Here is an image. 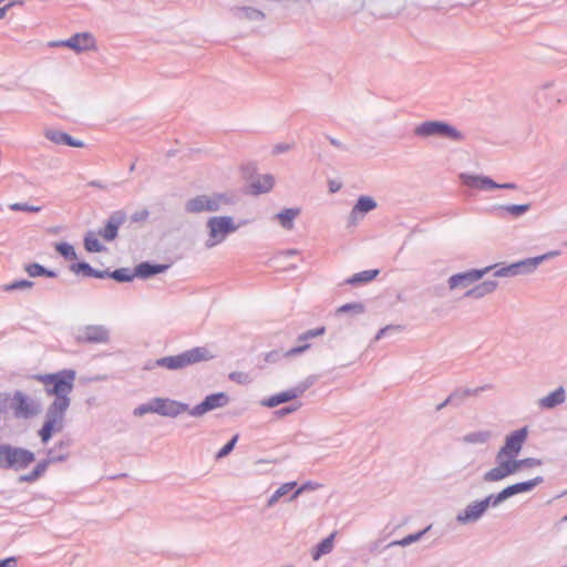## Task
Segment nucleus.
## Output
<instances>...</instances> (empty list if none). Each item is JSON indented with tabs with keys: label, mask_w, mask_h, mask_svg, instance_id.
<instances>
[{
	"label": "nucleus",
	"mask_w": 567,
	"mask_h": 567,
	"mask_svg": "<svg viewBox=\"0 0 567 567\" xmlns=\"http://www.w3.org/2000/svg\"><path fill=\"white\" fill-rule=\"evenodd\" d=\"M339 188H340V184H337V183H334V182H331V183H330V190H331L332 193H334V192L339 190Z\"/></svg>",
	"instance_id": "55"
},
{
	"label": "nucleus",
	"mask_w": 567,
	"mask_h": 567,
	"mask_svg": "<svg viewBox=\"0 0 567 567\" xmlns=\"http://www.w3.org/2000/svg\"><path fill=\"white\" fill-rule=\"evenodd\" d=\"M419 537H420V534H416V535H410V536H408L406 538H404V539L402 540V544H410V543H412V542L417 540V539H419Z\"/></svg>",
	"instance_id": "53"
},
{
	"label": "nucleus",
	"mask_w": 567,
	"mask_h": 567,
	"mask_svg": "<svg viewBox=\"0 0 567 567\" xmlns=\"http://www.w3.org/2000/svg\"><path fill=\"white\" fill-rule=\"evenodd\" d=\"M84 247L89 252H101L105 248L99 241V238L95 233L90 231L84 238Z\"/></svg>",
	"instance_id": "27"
},
{
	"label": "nucleus",
	"mask_w": 567,
	"mask_h": 567,
	"mask_svg": "<svg viewBox=\"0 0 567 567\" xmlns=\"http://www.w3.org/2000/svg\"><path fill=\"white\" fill-rule=\"evenodd\" d=\"M497 287L495 281H484L466 292V297L481 298L493 292Z\"/></svg>",
	"instance_id": "22"
},
{
	"label": "nucleus",
	"mask_w": 567,
	"mask_h": 567,
	"mask_svg": "<svg viewBox=\"0 0 567 567\" xmlns=\"http://www.w3.org/2000/svg\"><path fill=\"white\" fill-rule=\"evenodd\" d=\"M11 408L16 416L24 419L31 417L39 412L38 404L21 392H17L13 395Z\"/></svg>",
	"instance_id": "10"
},
{
	"label": "nucleus",
	"mask_w": 567,
	"mask_h": 567,
	"mask_svg": "<svg viewBox=\"0 0 567 567\" xmlns=\"http://www.w3.org/2000/svg\"><path fill=\"white\" fill-rule=\"evenodd\" d=\"M309 348H310V344L293 347L285 353V357H293V355L300 354V353L305 352L306 350H308Z\"/></svg>",
	"instance_id": "47"
},
{
	"label": "nucleus",
	"mask_w": 567,
	"mask_h": 567,
	"mask_svg": "<svg viewBox=\"0 0 567 567\" xmlns=\"http://www.w3.org/2000/svg\"><path fill=\"white\" fill-rule=\"evenodd\" d=\"M25 271L31 277L42 276V275H49L51 276V272H47L45 269L40 266L39 264H31L25 267Z\"/></svg>",
	"instance_id": "36"
},
{
	"label": "nucleus",
	"mask_w": 567,
	"mask_h": 567,
	"mask_svg": "<svg viewBox=\"0 0 567 567\" xmlns=\"http://www.w3.org/2000/svg\"><path fill=\"white\" fill-rule=\"evenodd\" d=\"M518 470L522 467H536L542 464V461L538 458L527 457L523 460H517Z\"/></svg>",
	"instance_id": "40"
},
{
	"label": "nucleus",
	"mask_w": 567,
	"mask_h": 567,
	"mask_svg": "<svg viewBox=\"0 0 567 567\" xmlns=\"http://www.w3.org/2000/svg\"><path fill=\"white\" fill-rule=\"evenodd\" d=\"M501 209L512 216H520L523 215L524 213H526L528 209H529V205L528 204H524V205H506V206H502Z\"/></svg>",
	"instance_id": "32"
},
{
	"label": "nucleus",
	"mask_w": 567,
	"mask_h": 567,
	"mask_svg": "<svg viewBox=\"0 0 567 567\" xmlns=\"http://www.w3.org/2000/svg\"><path fill=\"white\" fill-rule=\"evenodd\" d=\"M112 278H114L117 281H130L133 279V276L127 272L126 269H117L112 272Z\"/></svg>",
	"instance_id": "39"
},
{
	"label": "nucleus",
	"mask_w": 567,
	"mask_h": 567,
	"mask_svg": "<svg viewBox=\"0 0 567 567\" xmlns=\"http://www.w3.org/2000/svg\"><path fill=\"white\" fill-rule=\"evenodd\" d=\"M336 533H332L329 537L324 538L313 550L312 558L318 560L322 555L329 554L333 548Z\"/></svg>",
	"instance_id": "24"
},
{
	"label": "nucleus",
	"mask_w": 567,
	"mask_h": 567,
	"mask_svg": "<svg viewBox=\"0 0 567 567\" xmlns=\"http://www.w3.org/2000/svg\"><path fill=\"white\" fill-rule=\"evenodd\" d=\"M209 238L206 246L212 248L225 240L228 234L237 230L234 219L229 216L212 217L207 221Z\"/></svg>",
	"instance_id": "3"
},
{
	"label": "nucleus",
	"mask_w": 567,
	"mask_h": 567,
	"mask_svg": "<svg viewBox=\"0 0 567 567\" xmlns=\"http://www.w3.org/2000/svg\"><path fill=\"white\" fill-rule=\"evenodd\" d=\"M228 203V199L223 194L198 195L189 199L185 204V209L189 214H199L204 212H216L223 204Z\"/></svg>",
	"instance_id": "5"
},
{
	"label": "nucleus",
	"mask_w": 567,
	"mask_h": 567,
	"mask_svg": "<svg viewBox=\"0 0 567 567\" xmlns=\"http://www.w3.org/2000/svg\"><path fill=\"white\" fill-rule=\"evenodd\" d=\"M527 429L523 427L506 437L504 446L498 451L501 457H516L527 439Z\"/></svg>",
	"instance_id": "9"
},
{
	"label": "nucleus",
	"mask_w": 567,
	"mask_h": 567,
	"mask_svg": "<svg viewBox=\"0 0 567 567\" xmlns=\"http://www.w3.org/2000/svg\"><path fill=\"white\" fill-rule=\"evenodd\" d=\"M377 206L375 202L368 196H362L358 199V203L352 209V215H355L357 213L365 214L372 209H374Z\"/></svg>",
	"instance_id": "26"
},
{
	"label": "nucleus",
	"mask_w": 567,
	"mask_h": 567,
	"mask_svg": "<svg viewBox=\"0 0 567 567\" xmlns=\"http://www.w3.org/2000/svg\"><path fill=\"white\" fill-rule=\"evenodd\" d=\"M80 339L90 342H105L107 340V331L102 327H87L80 336Z\"/></svg>",
	"instance_id": "19"
},
{
	"label": "nucleus",
	"mask_w": 567,
	"mask_h": 567,
	"mask_svg": "<svg viewBox=\"0 0 567 567\" xmlns=\"http://www.w3.org/2000/svg\"><path fill=\"white\" fill-rule=\"evenodd\" d=\"M228 403V396L223 393H214L208 396L200 403L197 404L190 412L192 415L199 416L205 414L208 411L215 410L217 408H221Z\"/></svg>",
	"instance_id": "13"
},
{
	"label": "nucleus",
	"mask_w": 567,
	"mask_h": 567,
	"mask_svg": "<svg viewBox=\"0 0 567 567\" xmlns=\"http://www.w3.org/2000/svg\"><path fill=\"white\" fill-rule=\"evenodd\" d=\"M61 44L69 47L78 52L95 49V40L91 33H78Z\"/></svg>",
	"instance_id": "15"
},
{
	"label": "nucleus",
	"mask_w": 567,
	"mask_h": 567,
	"mask_svg": "<svg viewBox=\"0 0 567 567\" xmlns=\"http://www.w3.org/2000/svg\"><path fill=\"white\" fill-rule=\"evenodd\" d=\"M379 274V270H365L362 272L355 274L352 278L348 280L349 284H360V282H369L373 280Z\"/></svg>",
	"instance_id": "29"
},
{
	"label": "nucleus",
	"mask_w": 567,
	"mask_h": 567,
	"mask_svg": "<svg viewBox=\"0 0 567 567\" xmlns=\"http://www.w3.org/2000/svg\"><path fill=\"white\" fill-rule=\"evenodd\" d=\"M347 311L362 312L363 306L361 303H347V305L341 306L338 309V312H347Z\"/></svg>",
	"instance_id": "45"
},
{
	"label": "nucleus",
	"mask_w": 567,
	"mask_h": 567,
	"mask_svg": "<svg viewBox=\"0 0 567 567\" xmlns=\"http://www.w3.org/2000/svg\"><path fill=\"white\" fill-rule=\"evenodd\" d=\"M497 466L485 473L484 480L486 482L501 481L518 471L517 460L515 457H501L497 453Z\"/></svg>",
	"instance_id": "8"
},
{
	"label": "nucleus",
	"mask_w": 567,
	"mask_h": 567,
	"mask_svg": "<svg viewBox=\"0 0 567 567\" xmlns=\"http://www.w3.org/2000/svg\"><path fill=\"white\" fill-rule=\"evenodd\" d=\"M449 285L451 289H455L461 286H466V281L464 280L463 274L452 276L449 280Z\"/></svg>",
	"instance_id": "42"
},
{
	"label": "nucleus",
	"mask_w": 567,
	"mask_h": 567,
	"mask_svg": "<svg viewBox=\"0 0 567 567\" xmlns=\"http://www.w3.org/2000/svg\"><path fill=\"white\" fill-rule=\"evenodd\" d=\"M287 148H288V146L277 145V146H276V152H278V153H279V152H284V151H286Z\"/></svg>",
	"instance_id": "57"
},
{
	"label": "nucleus",
	"mask_w": 567,
	"mask_h": 567,
	"mask_svg": "<svg viewBox=\"0 0 567 567\" xmlns=\"http://www.w3.org/2000/svg\"><path fill=\"white\" fill-rule=\"evenodd\" d=\"M72 269L76 272L83 271L85 275H89V276H97V277L102 276L100 274H95L92 270V268L85 262L78 264V265L73 266Z\"/></svg>",
	"instance_id": "43"
},
{
	"label": "nucleus",
	"mask_w": 567,
	"mask_h": 567,
	"mask_svg": "<svg viewBox=\"0 0 567 567\" xmlns=\"http://www.w3.org/2000/svg\"><path fill=\"white\" fill-rule=\"evenodd\" d=\"M147 413H155L153 400L147 404H142L134 410V414L142 416Z\"/></svg>",
	"instance_id": "41"
},
{
	"label": "nucleus",
	"mask_w": 567,
	"mask_h": 567,
	"mask_svg": "<svg viewBox=\"0 0 567 567\" xmlns=\"http://www.w3.org/2000/svg\"><path fill=\"white\" fill-rule=\"evenodd\" d=\"M238 441V435L236 434L226 445H224L217 453V458H223L228 455L233 449L235 447L236 442Z\"/></svg>",
	"instance_id": "37"
},
{
	"label": "nucleus",
	"mask_w": 567,
	"mask_h": 567,
	"mask_svg": "<svg viewBox=\"0 0 567 567\" xmlns=\"http://www.w3.org/2000/svg\"><path fill=\"white\" fill-rule=\"evenodd\" d=\"M296 485V482L282 484L269 498L268 506H272L274 504H276L280 497L288 494L291 489L295 488Z\"/></svg>",
	"instance_id": "28"
},
{
	"label": "nucleus",
	"mask_w": 567,
	"mask_h": 567,
	"mask_svg": "<svg viewBox=\"0 0 567 567\" xmlns=\"http://www.w3.org/2000/svg\"><path fill=\"white\" fill-rule=\"evenodd\" d=\"M153 402L155 413L163 416H177L187 411V405L171 399L156 398Z\"/></svg>",
	"instance_id": "12"
},
{
	"label": "nucleus",
	"mask_w": 567,
	"mask_h": 567,
	"mask_svg": "<svg viewBox=\"0 0 567 567\" xmlns=\"http://www.w3.org/2000/svg\"><path fill=\"white\" fill-rule=\"evenodd\" d=\"M35 379L44 385L48 395H54L55 399L50 406L59 410H66L70 404L68 395L73 390L75 372L72 370H62L56 373L40 374Z\"/></svg>",
	"instance_id": "1"
},
{
	"label": "nucleus",
	"mask_w": 567,
	"mask_h": 567,
	"mask_svg": "<svg viewBox=\"0 0 567 567\" xmlns=\"http://www.w3.org/2000/svg\"><path fill=\"white\" fill-rule=\"evenodd\" d=\"M299 393L300 392L298 390L291 389V390H287V391L277 393L276 395L278 398L279 404H281V403L295 400L296 398L299 396Z\"/></svg>",
	"instance_id": "34"
},
{
	"label": "nucleus",
	"mask_w": 567,
	"mask_h": 567,
	"mask_svg": "<svg viewBox=\"0 0 567 567\" xmlns=\"http://www.w3.org/2000/svg\"><path fill=\"white\" fill-rule=\"evenodd\" d=\"M51 460L42 461L34 467L32 472L38 478L44 474Z\"/></svg>",
	"instance_id": "46"
},
{
	"label": "nucleus",
	"mask_w": 567,
	"mask_h": 567,
	"mask_svg": "<svg viewBox=\"0 0 567 567\" xmlns=\"http://www.w3.org/2000/svg\"><path fill=\"white\" fill-rule=\"evenodd\" d=\"M324 332H326V328L324 327H320V328H317V329H311V330H308L305 333L300 334L298 340L299 341H308L311 338H316V337L322 336Z\"/></svg>",
	"instance_id": "35"
},
{
	"label": "nucleus",
	"mask_w": 567,
	"mask_h": 567,
	"mask_svg": "<svg viewBox=\"0 0 567 567\" xmlns=\"http://www.w3.org/2000/svg\"><path fill=\"white\" fill-rule=\"evenodd\" d=\"M47 137L55 144H65L73 147H83L84 143L74 141L70 135L63 132H48Z\"/></svg>",
	"instance_id": "20"
},
{
	"label": "nucleus",
	"mask_w": 567,
	"mask_h": 567,
	"mask_svg": "<svg viewBox=\"0 0 567 567\" xmlns=\"http://www.w3.org/2000/svg\"><path fill=\"white\" fill-rule=\"evenodd\" d=\"M415 134L419 136L440 135L454 141H462L463 134L453 126L436 121L424 122L415 127Z\"/></svg>",
	"instance_id": "6"
},
{
	"label": "nucleus",
	"mask_w": 567,
	"mask_h": 567,
	"mask_svg": "<svg viewBox=\"0 0 567 567\" xmlns=\"http://www.w3.org/2000/svg\"><path fill=\"white\" fill-rule=\"evenodd\" d=\"M121 218H115L112 216L100 235L107 241L114 240L117 236L118 227L121 225Z\"/></svg>",
	"instance_id": "21"
},
{
	"label": "nucleus",
	"mask_w": 567,
	"mask_h": 567,
	"mask_svg": "<svg viewBox=\"0 0 567 567\" xmlns=\"http://www.w3.org/2000/svg\"><path fill=\"white\" fill-rule=\"evenodd\" d=\"M229 378H230L231 380L239 381V380H240V378H241V374H240V373H236V372H234V373H230Z\"/></svg>",
	"instance_id": "56"
},
{
	"label": "nucleus",
	"mask_w": 567,
	"mask_h": 567,
	"mask_svg": "<svg viewBox=\"0 0 567 567\" xmlns=\"http://www.w3.org/2000/svg\"><path fill=\"white\" fill-rule=\"evenodd\" d=\"M555 255H556V252H550L548 255H544V256H540V257H536V258H533V259H528V260H525V261L513 264V265H511L508 267L499 269L498 271H496V275L497 276L516 275L518 272V269L522 266L532 265L533 267H536L546 257L555 256Z\"/></svg>",
	"instance_id": "17"
},
{
	"label": "nucleus",
	"mask_w": 567,
	"mask_h": 567,
	"mask_svg": "<svg viewBox=\"0 0 567 567\" xmlns=\"http://www.w3.org/2000/svg\"><path fill=\"white\" fill-rule=\"evenodd\" d=\"M264 405L269 406V408H275V406L279 405L277 395L275 394V395L268 398L267 400H265Z\"/></svg>",
	"instance_id": "49"
},
{
	"label": "nucleus",
	"mask_w": 567,
	"mask_h": 567,
	"mask_svg": "<svg viewBox=\"0 0 567 567\" xmlns=\"http://www.w3.org/2000/svg\"><path fill=\"white\" fill-rule=\"evenodd\" d=\"M7 12V7L0 8V19L4 18Z\"/></svg>",
	"instance_id": "58"
},
{
	"label": "nucleus",
	"mask_w": 567,
	"mask_h": 567,
	"mask_svg": "<svg viewBox=\"0 0 567 567\" xmlns=\"http://www.w3.org/2000/svg\"><path fill=\"white\" fill-rule=\"evenodd\" d=\"M9 207L11 210H14V212L22 210V212L38 213L41 210L40 206H30V205L20 204V203L11 204Z\"/></svg>",
	"instance_id": "38"
},
{
	"label": "nucleus",
	"mask_w": 567,
	"mask_h": 567,
	"mask_svg": "<svg viewBox=\"0 0 567 567\" xmlns=\"http://www.w3.org/2000/svg\"><path fill=\"white\" fill-rule=\"evenodd\" d=\"M464 183L474 188H514V184H503L498 185L494 183L492 179L487 177H480V176H463Z\"/></svg>",
	"instance_id": "16"
},
{
	"label": "nucleus",
	"mask_w": 567,
	"mask_h": 567,
	"mask_svg": "<svg viewBox=\"0 0 567 567\" xmlns=\"http://www.w3.org/2000/svg\"><path fill=\"white\" fill-rule=\"evenodd\" d=\"M165 266H151L148 264H142L137 267V274L142 277H148L161 272Z\"/></svg>",
	"instance_id": "31"
},
{
	"label": "nucleus",
	"mask_w": 567,
	"mask_h": 567,
	"mask_svg": "<svg viewBox=\"0 0 567 567\" xmlns=\"http://www.w3.org/2000/svg\"><path fill=\"white\" fill-rule=\"evenodd\" d=\"M388 330H401V327L400 326H386L384 328H382L378 334L375 336V340H379L382 338V336L388 331Z\"/></svg>",
	"instance_id": "48"
},
{
	"label": "nucleus",
	"mask_w": 567,
	"mask_h": 567,
	"mask_svg": "<svg viewBox=\"0 0 567 567\" xmlns=\"http://www.w3.org/2000/svg\"><path fill=\"white\" fill-rule=\"evenodd\" d=\"M489 269L491 267H487L483 270H471L463 272L466 285L480 280Z\"/></svg>",
	"instance_id": "33"
},
{
	"label": "nucleus",
	"mask_w": 567,
	"mask_h": 567,
	"mask_svg": "<svg viewBox=\"0 0 567 567\" xmlns=\"http://www.w3.org/2000/svg\"><path fill=\"white\" fill-rule=\"evenodd\" d=\"M3 0H0V2H2Z\"/></svg>",
	"instance_id": "60"
},
{
	"label": "nucleus",
	"mask_w": 567,
	"mask_h": 567,
	"mask_svg": "<svg viewBox=\"0 0 567 567\" xmlns=\"http://www.w3.org/2000/svg\"><path fill=\"white\" fill-rule=\"evenodd\" d=\"M543 482L542 477H535L530 481L516 483L505 487L502 492H499L495 497H493V505L496 506L508 497L532 491L538 484Z\"/></svg>",
	"instance_id": "11"
},
{
	"label": "nucleus",
	"mask_w": 567,
	"mask_h": 567,
	"mask_svg": "<svg viewBox=\"0 0 567 567\" xmlns=\"http://www.w3.org/2000/svg\"><path fill=\"white\" fill-rule=\"evenodd\" d=\"M299 209L288 208L277 215L280 225L287 229L292 228L293 219L299 215Z\"/></svg>",
	"instance_id": "25"
},
{
	"label": "nucleus",
	"mask_w": 567,
	"mask_h": 567,
	"mask_svg": "<svg viewBox=\"0 0 567 567\" xmlns=\"http://www.w3.org/2000/svg\"><path fill=\"white\" fill-rule=\"evenodd\" d=\"M34 461L33 453L10 446L0 447V466L22 470Z\"/></svg>",
	"instance_id": "4"
},
{
	"label": "nucleus",
	"mask_w": 567,
	"mask_h": 567,
	"mask_svg": "<svg viewBox=\"0 0 567 567\" xmlns=\"http://www.w3.org/2000/svg\"><path fill=\"white\" fill-rule=\"evenodd\" d=\"M566 395L565 390L563 386H559L554 392L549 393L548 395L542 398L538 402L540 408L544 409H553L563 402H565Z\"/></svg>",
	"instance_id": "18"
},
{
	"label": "nucleus",
	"mask_w": 567,
	"mask_h": 567,
	"mask_svg": "<svg viewBox=\"0 0 567 567\" xmlns=\"http://www.w3.org/2000/svg\"><path fill=\"white\" fill-rule=\"evenodd\" d=\"M31 286H32L31 281L20 280V281H16L10 285L4 286V290L10 291V290L21 289V288H30Z\"/></svg>",
	"instance_id": "44"
},
{
	"label": "nucleus",
	"mask_w": 567,
	"mask_h": 567,
	"mask_svg": "<svg viewBox=\"0 0 567 567\" xmlns=\"http://www.w3.org/2000/svg\"><path fill=\"white\" fill-rule=\"evenodd\" d=\"M37 480H38V477L34 475L33 472H31L29 474H25V475H22L19 478L20 482H28V483L34 482Z\"/></svg>",
	"instance_id": "51"
},
{
	"label": "nucleus",
	"mask_w": 567,
	"mask_h": 567,
	"mask_svg": "<svg viewBox=\"0 0 567 567\" xmlns=\"http://www.w3.org/2000/svg\"><path fill=\"white\" fill-rule=\"evenodd\" d=\"M295 409H285V410H281L282 413H289L291 411H293Z\"/></svg>",
	"instance_id": "59"
},
{
	"label": "nucleus",
	"mask_w": 567,
	"mask_h": 567,
	"mask_svg": "<svg viewBox=\"0 0 567 567\" xmlns=\"http://www.w3.org/2000/svg\"><path fill=\"white\" fill-rule=\"evenodd\" d=\"M277 357H278V353L276 351H271V352H268L265 354V360L267 362H274V361H276Z\"/></svg>",
	"instance_id": "52"
},
{
	"label": "nucleus",
	"mask_w": 567,
	"mask_h": 567,
	"mask_svg": "<svg viewBox=\"0 0 567 567\" xmlns=\"http://www.w3.org/2000/svg\"><path fill=\"white\" fill-rule=\"evenodd\" d=\"M55 250L69 260H74L76 258L75 250L70 244L59 243L55 245Z\"/></svg>",
	"instance_id": "30"
},
{
	"label": "nucleus",
	"mask_w": 567,
	"mask_h": 567,
	"mask_svg": "<svg viewBox=\"0 0 567 567\" xmlns=\"http://www.w3.org/2000/svg\"><path fill=\"white\" fill-rule=\"evenodd\" d=\"M274 186V178L270 175L260 176L250 187L254 194L267 193Z\"/></svg>",
	"instance_id": "23"
},
{
	"label": "nucleus",
	"mask_w": 567,
	"mask_h": 567,
	"mask_svg": "<svg viewBox=\"0 0 567 567\" xmlns=\"http://www.w3.org/2000/svg\"><path fill=\"white\" fill-rule=\"evenodd\" d=\"M493 496H488L481 502L470 504L462 514L457 516V520L461 523H468L478 519L484 512L487 509Z\"/></svg>",
	"instance_id": "14"
},
{
	"label": "nucleus",
	"mask_w": 567,
	"mask_h": 567,
	"mask_svg": "<svg viewBox=\"0 0 567 567\" xmlns=\"http://www.w3.org/2000/svg\"><path fill=\"white\" fill-rule=\"evenodd\" d=\"M213 358V354L205 347H197L187 350L181 354L165 357L157 359L155 365L162 367L168 370H179L190 364H195L202 361H207Z\"/></svg>",
	"instance_id": "2"
},
{
	"label": "nucleus",
	"mask_w": 567,
	"mask_h": 567,
	"mask_svg": "<svg viewBox=\"0 0 567 567\" xmlns=\"http://www.w3.org/2000/svg\"><path fill=\"white\" fill-rule=\"evenodd\" d=\"M66 410H59L50 406L47 413V420L39 431V436L43 443H48L53 433L63 429V417Z\"/></svg>",
	"instance_id": "7"
},
{
	"label": "nucleus",
	"mask_w": 567,
	"mask_h": 567,
	"mask_svg": "<svg viewBox=\"0 0 567 567\" xmlns=\"http://www.w3.org/2000/svg\"><path fill=\"white\" fill-rule=\"evenodd\" d=\"M308 488H311L310 484H305L302 485L301 487H299L295 494L292 495V498H296L301 492H303L305 489H308Z\"/></svg>",
	"instance_id": "54"
},
{
	"label": "nucleus",
	"mask_w": 567,
	"mask_h": 567,
	"mask_svg": "<svg viewBox=\"0 0 567 567\" xmlns=\"http://www.w3.org/2000/svg\"><path fill=\"white\" fill-rule=\"evenodd\" d=\"M0 567H17V560L13 557L0 561Z\"/></svg>",
	"instance_id": "50"
}]
</instances>
